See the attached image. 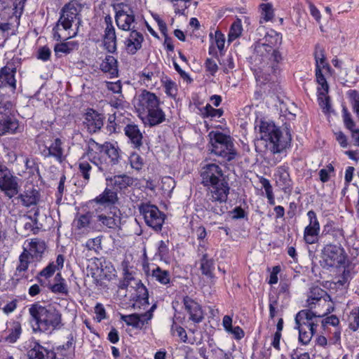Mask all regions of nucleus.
I'll return each instance as SVG.
<instances>
[{
    "label": "nucleus",
    "instance_id": "nucleus-1",
    "mask_svg": "<svg viewBox=\"0 0 359 359\" xmlns=\"http://www.w3.org/2000/svg\"><path fill=\"white\" fill-rule=\"evenodd\" d=\"M264 41L255 45V61L259 65V69L268 74H276L278 64L282 60L281 54L277 49V46L281 43L282 36L271 30L265 35Z\"/></svg>",
    "mask_w": 359,
    "mask_h": 359
},
{
    "label": "nucleus",
    "instance_id": "nucleus-2",
    "mask_svg": "<svg viewBox=\"0 0 359 359\" xmlns=\"http://www.w3.org/2000/svg\"><path fill=\"white\" fill-rule=\"evenodd\" d=\"M257 128L261 140L266 142V149L273 154H279L290 146L292 136L287 127L280 130L273 122L261 120L255 126Z\"/></svg>",
    "mask_w": 359,
    "mask_h": 359
},
{
    "label": "nucleus",
    "instance_id": "nucleus-3",
    "mask_svg": "<svg viewBox=\"0 0 359 359\" xmlns=\"http://www.w3.org/2000/svg\"><path fill=\"white\" fill-rule=\"evenodd\" d=\"M87 155L90 161L97 166L98 169L106 172L118 164L120 160V150L110 142L101 144L90 139L88 142Z\"/></svg>",
    "mask_w": 359,
    "mask_h": 359
},
{
    "label": "nucleus",
    "instance_id": "nucleus-4",
    "mask_svg": "<svg viewBox=\"0 0 359 359\" xmlns=\"http://www.w3.org/2000/svg\"><path fill=\"white\" fill-rule=\"evenodd\" d=\"M33 331L45 332L49 330L59 329L62 325V314L59 310L51 305L43 306L34 303L29 308Z\"/></svg>",
    "mask_w": 359,
    "mask_h": 359
},
{
    "label": "nucleus",
    "instance_id": "nucleus-5",
    "mask_svg": "<svg viewBox=\"0 0 359 359\" xmlns=\"http://www.w3.org/2000/svg\"><path fill=\"white\" fill-rule=\"evenodd\" d=\"M202 184L208 187V192L214 190H230L228 177L224 174L221 167L215 163H209L202 168L201 172Z\"/></svg>",
    "mask_w": 359,
    "mask_h": 359
},
{
    "label": "nucleus",
    "instance_id": "nucleus-6",
    "mask_svg": "<svg viewBox=\"0 0 359 359\" xmlns=\"http://www.w3.org/2000/svg\"><path fill=\"white\" fill-rule=\"evenodd\" d=\"M211 153L222 158L225 161H231L236 158L237 151L231 136L219 131H211L208 134Z\"/></svg>",
    "mask_w": 359,
    "mask_h": 359
},
{
    "label": "nucleus",
    "instance_id": "nucleus-7",
    "mask_svg": "<svg viewBox=\"0 0 359 359\" xmlns=\"http://www.w3.org/2000/svg\"><path fill=\"white\" fill-rule=\"evenodd\" d=\"M229 190L217 191L208 192V198L203 204V207L209 215V218H216L224 214L228 207L226 201Z\"/></svg>",
    "mask_w": 359,
    "mask_h": 359
},
{
    "label": "nucleus",
    "instance_id": "nucleus-8",
    "mask_svg": "<svg viewBox=\"0 0 359 359\" xmlns=\"http://www.w3.org/2000/svg\"><path fill=\"white\" fill-rule=\"evenodd\" d=\"M83 6L77 0H72L66 4L60 11V18L57 22L56 27L60 25L65 30L72 27L74 22H76L77 28L81 25V12Z\"/></svg>",
    "mask_w": 359,
    "mask_h": 359
},
{
    "label": "nucleus",
    "instance_id": "nucleus-9",
    "mask_svg": "<svg viewBox=\"0 0 359 359\" xmlns=\"http://www.w3.org/2000/svg\"><path fill=\"white\" fill-rule=\"evenodd\" d=\"M347 261V255L341 245L327 244L322 250V265L323 267L345 266Z\"/></svg>",
    "mask_w": 359,
    "mask_h": 359
},
{
    "label": "nucleus",
    "instance_id": "nucleus-10",
    "mask_svg": "<svg viewBox=\"0 0 359 359\" xmlns=\"http://www.w3.org/2000/svg\"><path fill=\"white\" fill-rule=\"evenodd\" d=\"M138 210L148 226L157 232L161 231L165 215L156 205L150 203H141L138 205Z\"/></svg>",
    "mask_w": 359,
    "mask_h": 359
},
{
    "label": "nucleus",
    "instance_id": "nucleus-11",
    "mask_svg": "<svg viewBox=\"0 0 359 359\" xmlns=\"http://www.w3.org/2000/svg\"><path fill=\"white\" fill-rule=\"evenodd\" d=\"M11 103L6 102L0 103V135L7 133L15 134L21 133L19 121L13 116H11Z\"/></svg>",
    "mask_w": 359,
    "mask_h": 359
},
{
    "label": "nucleus",
    "instance_id": "nucleus-12",
    "mask_svg": "<svg viewBox=\"0 0 359 359\" xmlns=\"http://www.w3.org/2000/svg\"><path fill=\"white\" fill-rule=\"evenodd\" d=\"M20 179L0 164V190L9 198L16 196L20 189Z\"/></svg>",
    "mask_w": 359,
    "mask_h": 359
},
{
    "label": "nucleus",
    "instance_id": "nucleus-13",
    "mask_svg": "<svg viewBox=\"0 0 359 359\" xmlns=\"http://www.w3.org/2000/svg\"><path fill=\"white\" fill-rule=\"evenodd\" d=\"M135 107L140 115L160 105L158 97L147 90H142L135 99Z\"/></svg>",
    "mask_w": 359,
    "mask_h": 359
},
{
    "label": "nucleus",
    "instance_id": "nucleus-14",
    "mask_svg": "<svg viewBox=\"0 0 359 359\" xmlns=\"http://www.w3.org/2000/svg\"><path fill=\"white\" fill-rule=\"evenodd\" d=\"M123 279H125V282H135V285L136 286V293L133 297L135 299V302L133 305V307L135 309H140L141 306H143V309H144L146 306H149V294L146 287L140 281L135 280L132 273L128 271H126L124 273Z\"/></svg>",
    "mask_w": 359,
    "mask_h": 359
},
{
    "label": "nucleus",
    "instance_id": "nucleus-15",
    "mask_svg": "<svg viewBox=\"0 0 359 359\" xmlns=\"http://www.w3.org/2000/svg\"><path fill=\"white\" fill-rule=\"evenodd\" d=\"M307 217L309 220V224L304 229V239L307 244H314L318 241V235L320 229V223L313 210H309L307 212Z\"/></svg>",
    "mask_w": 359,
    "mask_h": 359
},
{
    "label": "nucleus",
    "instance_id": "nucleus-16",
    "mask_svg": "<svg viewBox=\"0 0 359 359\" xmlns=\"http://www.w3.org/2000/svg\"><path fill=\"white\" fill-rule=\"evenodd\" d=\"M321 316V315L317 316L311 310H302L295 316L296 328L302 327L308 330H316L318 327L316 318Z\"/></svg>",
    "mask_w": 359,
    "mask_h": 359
},
{
    "label": "nucleus",
    "instance_id": "nucleus-17",
    "mask_svg": "<svg viewBox=\"0 0 359 359\" xmlns=\"http://www.w3.org/2000/svg\"><path fill=\"white\" fill-rule=\"evenodd\" d=\"M83 124L90 133H95L103 126L104 117L96 111L89 109L85 114Z\"/></svg>",
    "mask_w": 359,
    "mask_h": 359
},
{
    "label": "nucleus",
    "instance_id": "nucleus-18",
    "mask_svg": "<svg viewBox=\"0 0 359 359\" xmlns=\"http://www.w3.org/2000/svg\"><path fill=\"white\" fill-rule=\"evenodd\" d=\"M140 117L144 123L150 127L157 126L165 120V114L160 105L140 114Z\"/></svg>",
    "mask_w": 359,
    "mask_h": 359
},
{
    "label": "nucleus",
    "instance_id": "nucleus-19",
    "mask_svg": "<svg viewBox=\"0 0 359 359\" xmlns=\"http://www.w3.org/2000/svg\"><path fill=\"white\" fill-rule=\"evenodd\" d=\"M152 318L150 312H146L142 314L133 313L130 315H121V320L125 322L128 325L135 328L142 329Z\"/></svg>",
    "mask_w": 359,
    "mask_h": 359
},
{
    "label": "nucleus",
    "instance_id": "nucleus-20",
    "mask_svg": "<svg viewBox=\"0 0 359 359\" xmlns=\"http://www.w3.org/2000/svg\"><path fill=\"white\" fill-rule=\"evenodd\" d=\"M144 41L142 34L136 29L130 31L129 36L125 41V46L129 54L134 55L141 49L142 43Z\"/></svg>",
    "mask_w": 359,
    "mask_h": 359
},
{
    "label": "nucleus",
    "instance_id": "nucleus-21",
    "mask_svg": "<svg viewBox=\"0 0 359 359\" xmlns=\"http://www.w3.org/2000/svg\"><path fill=\"white\" fill-rule=\"evenodd\" d=\"M62 142L60 138H56L49 147H46L42 154L45 157H53L59 163L65 160L64 149L62 147Z\"/></svg>",
    "mask_w": 359,
    "mask_h": 359
},
{
    "label": "nucleus",
    "instance_id": "nucleus-22",
    "mask_svg": "<svg viewBox=\"0 0 359 359\" xmlns=\"http://www.w3.org/2000/svg\"><path fill=\"white\" fill-rule=\"evenodd\" d=\"M183 302L186 311L190 315L189 319L197 323L201 322L203 315L200 305L187 296L184 298Z\"/></svg>",
    "mask_w": 359,
    "mask_h": 359
},
{
    "label": "nucleus",
    "instance_id": "nucleus-23",
    "mask_svg": "<svg viewBox=\"0 0 359 359\" xmlns=\"http://www.w3.org/2000/svg\"><path fill=\"white\" fill-rule=\"evenodd\" d=\"M124 132L133 147L135 149H140L142 145L143 135L138 126L128 124L124 128Z\"/></svg>",
    "mask_w": 359,
    "mask_h": 359
},
{
    "label": "nucleus",
    "instance_id": "nucleus-24",
    "mask_svg": "<svg viewBox=\"0 0 359 359\" xmlns=\"http://www.w3.org/2000/svg\"><path fill=\"white\" fill-rule=\"evenodd\" d=\"M277 186L286 192L287 189L291 187V179L288 172V167L287 165H280L276 170L274 174Z\"/></svg>",
    "mask_w": 359,
    "mask_h": 359
},
{
    "label": "nucleus",
    "instance_id": "nucleus-25",
    "mask_svg": "<svg viewBox=\"0 0 359 359\" xmlns=\"http://www.w3.org/2000/svg\"><path fill=\"white\" fill-rule=\"evenodd\" d=\"M39 191L34 189L30 188L26 189L22 194H20L18 198L20 199L22 205L25 207H30L32 205H36L40 200Z\"/></svg>",
    "mask_w": 359,
    "mask_h": 359
},
{
    "label": "nucleus",
    "instance_id": "nucleus-26",
    "mask_svg": "<svg viewBox=\"0 0 359 359\" xmlns=\"http://www.w3.org/2000/svg\"><path fill=\"white\" fill-rule=\"evenodd\" d=\"M107 181L109 182L114 189L116 191H121L133 184L134 180L132 177L127 175H116L114 177L107 178Z\"/></svg>",
    "mask_w": 359,
    "mask_h": 359
},
{
    "label": "nucleus",
    "instance_id": "nucleus-27",
    "mask_svg": "<svg viewBox=\"0 0 359 359\" xmlns=\"http://www.w3.org/2000/svg\"><path fill=\"white\" fill-rule=\"evenodd\" d=\"M29 359H53L54 353L35 342L34 346L27 352Z\"/></svg>",
    "mask_w": 359,
    "mask_h": 359
},
{
    "label": "nucleus",
    "instance_id": "nucleus-28",
    "mask_svg": "<svg viewBox=\"0 0 359 359\" xmlns=\"http://www.w3.org/2000/svg\"><path fill=\"white\" fill-rule=\"evenodd\" d=\"M103 45L104 48L111 53L117 50V39L115 29L105 28L103 35Z\"/></svg>",
    "mask_w": 359,
    "mask_h": 359
},
{
    "label": "nucleus",
    "instance_id": "nucleus-29",
    "mask_svg": "<svg viewBox=\"0 0 359 359\" xmlns=\"http://www.w3.org/2000/svg\"><path fill=\"white\" fill-rule=\"evenodd\" d=\"M97 219L102 225L109 229L116 228L120 222V217L111 210L106 213H97Z\"/></svg>",
    "mask_w": 359,
    "mask_h": 359
},
{
    "label": "nucleus",
    "instance_id": "nucleus-30",
    "mask_svg": "<svg viewBox=\"0 0 359 359\" xmlns=\"http://www.w3.org/2000/svg\"><path fill=\"white\" fill-rule=\"evenodd\" d=\"M323 233L325 236H330L334 241L344 239V231L341 227L333 221H329L324 226Z\"/></svg>",
    "mask_w": 359,
    "mask_h": 359
},
{
    "label": "nucleus",
    "instance_id": "nucleus-31",
    "mask_svg": "<svg viewBox=\"0 0 359 359\" xmlns=\"http://www.w3.org/2000/svg\"><path fill=\"white\" fill-rule=\"evenodd\" d=\"M116 23L118 27L124 31L135 29V13L121 15H115Z\"/></svg>",
    "mask_w": 359,
    "mask_h": 359
},
{
    "label": "nucleus",
    "instance_id": "nucleus-32",
    "mask_svg": "<svg viewBox=\"0 0 359 359\" xmlns=\"http://www.w3.org/2000/svg\"><path fill=\"white\" fill-rule=\"evenodd\" d=\"M100 69L105 73H109L111 77L118 76V69L116 59L112 55H107L100 64Z\"/></svg>",
    "mask_w": 359,
    "mask_h": 359
},
{
    "label": "nucleus",
    "instance_id": "nucleus-33",
    "mask_svg": "<svg viewBox=\"0 0 359 359\" xmlns=\"http://www.w3.org/2000/svg\"><path fill=\"white\" fill-rule=\"evenodd\" d=\"M94 201L97 204L111 206L118 201L117 193L115 191L106 188Z\"/></svg>",
    "mask_w": 359,
    "mask_h": 359
},
{
    "label": "nucleus",
    "instance_id": "nucleus-34",
    "mask_svg": "<svg viewBox=\"0 0 359 359\" xmlns=\"http://www.w3.org/2000/svg\"><path fill=\"white\" fill-rule=\"evenodd\" d=\"M45 249L46 244L43 241L39 238H34L29 242V250H27V251L29 255L33 259H39L41 257Z\"/></svg>",
    "mask_w": 359,
    "mask_h": 359
},
{
    "label": "nucleus",
    "instance_id": "nucleus-35",
    "mask_svg": "<svg viewBox=\"0 0 359 359\" xmlns=\"http://www.w3.org/2000/svg\"><path fill=\"white\" fill-rule=\"evenodd\" d=\"M214 260L207 253H203L201 259V270L202 274L208 278L213 279V271L215 269Z\"/></svg>",
    "mask_w": 359,
    "mask_h": 359
},
{
    "label": "nucleus",
    "instance_id": "nucleus-36",
    "mask_svg": "<svg viewBox=\"0 0 359 359\" xmlns=\"http://www.w3.org/2000/svg\"><path fill=\"white\" fill-rule=\"evenodd\" d=\"M14 72L6 67L1 68L0 71V88L7 85L11 86L13 89L15 88Z\"/></svg>",
    "mask_w": 359,
    "mask_h": 359
},
{
    "label": "nucleus",
    "instance_id": "nucleus-37",
    "mask_svg": "<svg viewBox=\"0 0 359 359\" xmlns=\"http://www.w3.org/2000/svg\"><path fill=\"white\" fill-rule=\"evenodd\" d=\"M343 117L346 127L351 131L352 137L356 145L359 147V129L355 128V123L346 108L343 109Z\"/></svg>",
    "mask_w": 359,
    "mask_h": 359
},
{
    "label": "nucleus",
    "instance_id": "nucleus-38",
    "mask_svg": "<svg viewBox=\"0 0 359 359\" xmlns=\"http://www.w3.org/2000/svg\"><path fill=\"white\" fill-rule=\"evenodd\" d=\"M313 55L316 61V68L330 69L329 64L326 62L325 49L322 46L318 43L315 46Z\"/></svg>",
    "mask_w": 359,
    "mask_h": 359
},
{
    "label": "nucleus",
    "instance_id": "nucleus-39",
    "mask_svg": "<svg viewBox=\"0 0 359 359\" xmlns=\"http://www.w3.org/2000/svg\"><path fill=\"white\" fill-rule=\"evenodd\" d=\"M109 266L105 264V269H103V265L101 264V267H97L96 271L92 272V277L98 282L104 278L105 279H111V276H114L113 272L114 271V269L111 265L109 264Z\"/></svg>",
    "mask_w": 359,
    "mask_h": 359
},
{
    "label": "nucleus",
    "instance_id": "nucleus-40",
    "mask_svg": "<svg viewBox=\"0 0 359 359\" xmlns=\"http://www.w3.org/2000/svg\"><path fill=\"white\" fill-rule=\"evenodd\" d=\"M55 280L57 282L50 287L53 292L56 294H67L68 288L65 283V280L62 277L60 273H57L55 276Z\"/></svg>",
    "mask_w": 359,
    "mask_h": 359
},
{
    "label": "nucleus",
    "instance_id": "nucleus-41",
    "mask_svg": "<svg viewBox=\"0 0 359 359\" xmlns=\"http://www.w3.org/2000/svg\"><path fill=\"white\" fill-rule=\"evenodd\" d=\"M79 43L76 41H68L61 43H57L54 47L55 55L60 53L69 54L74 49H76Z\"/></svg>",
    "mask_w": 359,
    "mask_h": 359
},
{
    "label": "nucleus",
    "instance_id": "nucleus-42",
    "mask_svg": "<svg viewBox=\"0 0 359 359\" xmlns=\"http://www.w3.org/2000/svg\"><path fill=\"white\" fill-rule=\"evenodd\" d=\"M323 68H316V81L320 88H318V93L320 95H325L328 93L329 86L327 82L322 73Z\"/></svg>",
    "mask_w": 359,
    "mask_h": 359
},
{
    "label": "nucleus",
    "instance_id": "nucleus-43",
    "mask_svg": "<svg viewBox=\"0 0 359 359\" xmlns=\"http://www.w3.org/2000/svg\"><path fill=\"white\" fill-rule=\"evenodd\" d=\"M152 276L155 278L157 281L163 285L168 284L170 280L169 271L163 270L159 266H157L152 271Z\"/></svg>",
    "mask_w": 359,
    "mask_h": 359
},
{
    "label": "nucleus",
    "instance_id": "nucleus-44",
    "mask_svg": "<svg viewBox=\"0 0 359 359\" xmlns=\"http://www.w3.org/2000/svg\"><path fill=\"white\" fill-rule=\"evenodd\" d=\"M34 215H27V217L32 222H27L25 224V229L26 230H30L34 233H36L39 231V227L38 226V217L39 215V210L38 208L34 209Z\"/></svg>",
    "mask_w": 359,
    "mask_h": 359
},
{
    "label": "nucleus",
    "instance_id": "nucleus-45",
    "mask_svg": "<svg viewBox=\"0 0 359 359\" xmlns=\"http://www.w3.org/2000/svg\"><path fill=\"white\" fill-rule=\"evenodd\" d=\"M324 294H326V292L320 288H313L311 291L307 302L309 306L312 308L313 304H316L318 302H321L322 297Z\"/></svg>",
    "mask_w": 359,
    "mask_h": 359
},
{
    "label": "nucleus",
    "instance_id": "nucleus-46",
    "mask_svg": "<svg viewBox=\"0 0 359 359\" xmlns=\"http://www.w3.org/2000/svg\"><path fill=\"white\" fill-rule=\"evenodd\" d=\"M242 25L241 21L239 19H237L236 21H234L230 28L229 32V41H232L239 37L241 35L242 33Z\"/></svg>",
    "mask_w": 359,
    "mask_h": 359
},
{
    "label": "nucleus",
    "instance_id": "nucleus-47",
    "mask_svg": "<svg viewBox=\"0 0 359 359\" xmlns=\"http://www.w3.org/2000/svg\"><path fill=\"white\" fill-rule=\"evenodd\" d=\"M348 327L355 332L359 328V307L354 308L348 316Z\"/></svg>",
    "mask_w": 359,
    "mask_h": 359
},
{
    "label": "nucleus",
    "instance_id": "nucleus-48",
    "mask_svg": "<svg viewBox=\"0 0 359 359\" xmlns=\"http://www.w3.org/2000/svg\"><path fill=\"white\" fill-rule=\"evenodd\" d=\"M85 247L88 251L99 253L100 250H102V236L88 239L85 244Z\"/></svg>",
    "mask_w": 359,
    "mask_h": 359
},
{
    "label": "nucleus",
    "instance_id": "nucleus-49",
    "mask_svg": "<svg viewBox=\"0 0 359 359\" xmlns=\"http://www.w3.org/2000/svg\"><path fill=\"white\" fill-rule=\"evenodd\" d=\"M21 332L20 324L15 323L13 327L10 330L8 335L5 337V341L8 343H15L19 339Z\"/></svg>",
    "mask_w": 359,
    "mask_h": 359
},
{
    "label": "nucleus",
    "instance_id": "nucleus-50",
    "mask_svg": "<svg viewBox=\"0 0 359 359\" xmlns=\"http://www.w3.org/2000/svg\"><path fill=\"white\" fill-rule=\"evenodd\" d=\"M116 15L133 14L135 13L132 6L127 3L120 2L114 5Z\"/></svg>",
    "mask_w": 359,
    "mask_h": 359
},
{
    "label": "nucleus",
    "instance_id": "nucleus-51",
    "mask_svg": "<svg viewBox=\"0 0 359 359\" xmlns=\"http://www.w3.org/2000/svg\"><path fill=\"white\" fill-rule=\"evenodd\" d=\"M29 255L27 249L25 248L23 252H22V254L20 255V257H19L20 264L16 269L17 271L20 273L22 271H25L28 269V266H29Z\"/></svg>",
    "mask_w": 359,
    "mask_h": 359
},
{
    "label": "nucleus",
    "instance_id": "nucleus-52",
    "mask_svg": "<svg viewBox=\"0 0 359 359\" xmlns=\"http://www.w3.org/2000/svg\"><path fill=\"white\" fill-rule=\"evenodd\" d=\"M299 330V341L304 344L306 345L312 339V337L315 334L316 330H308L305 328H297Z\"/></svg>",
    "mask_w": 359,
    "mask_h": 359
},
{
    "label": "nucleus",
    "instance_id": "nucleus-53",
    "mask_svg": "<svg viewBox=\"0 0 359 359\" xmlns=\"http://www.w3.org/2000/svg\"><path fill=\"white\" fill-rule=\"evenodd\" d=\"M92 167L86 161H81L79 163V170L86 182L90 180V171Z\"/></svg>",
    "mask_w": 359,
    "mask_h": 359
},
{
    "label": "nucleus",
    "instance_id": "nucleus-54",
    "mask_svg": "<svg viewBox=\"0 0 359 359\" xmlns=\"http://www.w3.org/2000/svg\"><path fill=\"white\" fill-rule=\"evenodd\" d=\"M262 10V17L264 21L267 22L273 18V10L272 6L270 4H262L260 5Z\"/></svg>",
    "mask_w": 359,
    "mask_h": 359
},
{
    "label": "nucleus",
    "instance_id": "nucleus-55",
    "mask_svg": "<svg viewBox=\"0 0 359 359\" xmlns=\"http://www.w3.org/2000/svg\"><path fill=\"white\" fill-rule=\"evenodd\" d=\"M203 114L212 118H219L223 114V110L221 109H215L210 104H208L203 109Z\"/></svg>",
    "mask_w": 359,
    "mask_h": 359
},
{
    "label": "nucleus",
    "instance_id": "nucleus-56",
    "mask_svg": "<svg viewBox=\"0 0 359 359\" xmlns=\"http://www.w3.org/2000/svg\"><path fill=\"white\" fill-rule=\"evenodd\" d=\"M347 95L350 99L353 111L359 109V92L356 90H349Z\"/></svg>",
    "mask_w": 359,
    "mask_h": 359
},
{
    "label": "nucleus",
    "instance_id": "nucleus-57",
    "mask_svg": "<svg viewBox=\"0 0 359 359\" xmlns=\"http://www.w3.org/2000/svg\"><path fill=\"white\" fill-rule=\"evenodd\" d=\"M173 4L175 11L176 13L184 14V11L187 8V3L191 0H169Z\"/></svg>",
    "mask_w": 359,
    "mask_h": 359
},
{
    "label": "nucleus",
    "instance_id": "nucleus-58",
    "mask_svg": "<svg viewBox=\"0 0 359 359\" xmlns=\"http://www.w3.org/2000/svg\"><path fill=\"white\" fill-rule=\"evenodd\" d=\"M90 222V216L88 214L80 215L76 220V226L81 229L88 226Z\"/></svg>",
    "mask_w": 359,
    "mask_h": 359
},
{
    "label": "nucleus",
    "instance_id": "nucleus-59",
    "mask_svg": "<svg viewBox=\"0 0 359 359\" xmlns=\"http://www.w3.org/2000/svg\"><path fill=\"white\" fill-rule=\"evenodd\" d=\"M130 163L131 167L137 170H140L143 165L142 158L137 154L130 155Z\"/></svg>",
    "mask_w": 359,
    "mask_h": 359
},
{
    "label": "nucleus",
    "instance_id": "nucleus-60",
    "mask_svg": "<svg viewBox=\"0 0 359 359\" xmlns=\"http://www.w3.org/2000/svg\"><path fill=\"white\" fill-rule=\"evenodd\" d=\"M171 332L172 334H175L177 333V336L184 341L185 342L187 339V332L185 330L177 325L175 323H173L171 327Z\"/></svg>",
    "mask_w": 359,
    "mask_h": 359
},
{
    "label": "nucleus",
    "instance_id": "nucleus-61",
    "mask_svg": "<svg viewBox=\"0 0 359 359\" xmlns=\"http://www.w3.org/2000/svg\"><path fill=\"white\" fill-rule=\"evenodd\" d=\"M57 269L56 265L52 262L50 263L46 267H45L42 271L39 273V276H43L45 278H49L53 275L55 271Z\"/></svg>",
    "mask_w": 359,
    "mask_h": 359
},
{
    "label": "nucleus",
    "instance_id": "nucleus-62",
    "mask_svg": "<svg viewBox=\"0 0 359 359\" xmlns=\"http://www.w3.org/2000/svg\"><path fill=\"white\" fill-rule=\"evenodd\" d=\"M215 41L217 47L220 51H222L225 44L224 35L219 31H216L215 34Z\"/></svg>",
    "mask_w": 359,
    "mask_h": 359
},
{
    "label": "nucleus",
    "instance_id": "nucleus-63",
    "mask_svg": "<svg viewBox=\"0 0 359 359\" xmlns=\"http://www.w3.org/2000/svg\"><path fill=\"white\" fill-rule=\"evenodd\" d=\"M141 76L143 77V81L144 83H146L147 86L149 85V83L151 81H155L156 76L154 75V72L150 71L148 69H144L141 72Z\"/></svg>",
    "mask_w": 359,
    "mask_h": 359
},
{
    "label": "nucleus",
    "instance_id": "nucleus-64",
    "mask_svg": "<svg viewBox=\"0 0 359 359\" xmlns=\"http://www.w3.org/2000/svg\"><path fill=\"white\" fill-rule=\"evenodd\" d=\"M164 87L167 95L172 97L175 95L177 89L175 82L171 80H166L164 83Z\"/></svg>",
    "mask_w": 359,
    "mask_h": 359
}]
</instances>
